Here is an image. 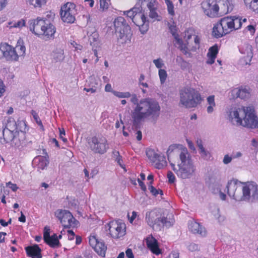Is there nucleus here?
Returning a JSON list of instances; mask_svg holds the SVG:
<instances>
[{"mask_svg":"<svg viewBox=\"0 0 258 258\" xmlns=\"http://www.w3.org/2000/svg\"><path fill=\"white\" fill-rule=\"evenodd\" d=\"M153 63L157 68L160 69L164 65V63L163 62V60L160 58H158L157 59H154Z\"/></svg>","mask_w":258,"mask_h":258,"instance_id":"52","label":"nucleus"},{"mask_svg":"<svg viewBox=\"0 0 258 258\" xmlns=\"http://www.w3.org/2000/svg\"><path fill=\"white\" fill-rule=\"evenodd\" d=\"M132 21L139 27L142 34H144L147 32L149 28L148 22L147 21V17L141 12V11L138 14H135Z\"/></svg>","mask_w":258,"mask_h":258,"instance_id":"16","label":"nucleus"},{"mask_svg":"<svg viewBox=\"0 0 258 258\" xmlns=\"http://www.w3.org/2000/svg\"><path fill=\"white\" fill-rule=\"evenodd\" d=\"M155 0H150V2L147 4V6L150 11L149 16L150 18L154 19L155 20L160 21L161 17L157 13V9L155 6Z\"/></svg>","mask_w":258,"mask_h":258,"instance_id":"25","label":"nucleus"},{"mask_svg":"<svg viewBox=\"0 0 258 258\" xmlns=\"http://www.w3.org/2000/svg\"><path fill=\"white\" fill-rule=\"evenodd\" d=\"M16 124L15 120L13 119L10 118L8 120V123L5 127L3 129L2 133L4 139L7 143H11L16 135V131L14 132L16 128Z\"/></svg>","mask_w":258,"mask_h":258,"instance_id":"15","label":"nucleus"},{"mask_svg":"<svg viewBox=\"0 0 258 258\" xmlns=\"http://www.w3.org/2000/svg\"><path fill=\"white\" fill-rule=\"evenodd\" d=\"M232 94L233 97L240 98L242 99L248 98L250 96L249 89L247 88H235L232 91Z\"/></svg>","mask_w":258,"mask_h":258,"instance_id":"26","label":"nucleus"},{"mask_svg":"<svg viewBox=\"0 0 258 258\" xmlns=\"http://www.w3.org/2000/svg\"><path fill=\"white\" fill-rule=\"evenodd\" d=\"M179 97V104L188 108L196 107L202 100L199 92L190 87H185L181 89Z\"/></svg>","mask_w":258,"mask_h":258,"instance_id":"4","label":"nucleus"},{"mask_svg":"<svg viewBox=\"0 0 258 258\" xmlns=\"http://www.w3.org/2000/svg\"><path fill=\"white\" fill-rule=\"evenodd\" d=\"M5 58L8 61H17L18 55L17 50L7 43L0 44V58Z\"/></svg>","mask_w":258,"mask_h":258,"instance_id":"10","label":"nucleus"},{"mask_svg":"<svg viewBox=\"0 0 258 258\" xmlns=\"http://www.w3.org/2000/svg\"><path fill=\"white\" fill-rule=\"evenodd\" d=\"M240 51L241 53L246 54L245 56L243 57V58L246 61V64L248 63V62H250L251 60V58L253 56L252 49V46L249 45H247L245 46V48L240 49Z\"/></svg>","mask_w":258,"mask_h":258,"instance_id":"33","label":"nucleus"},{"mask_svg":"<svg viewBox=\"0 0 258 258\" xmlns=\"http://www.w3.org/2000/svg\"><path fill=\"white\" fill-rule=\"evenodd\" d=\"M228 117L233 124L249 128H258V118L252 107L232 108L229 110Z\"/></svg>","mask_w":258,"mask_h":258,"instance_id":"2","label":"nucleus"},{"mask_svg":"<svg viewBox=\"0 0 258 258\" xmlns=\"http://www.w3.org/2000/svg\"><path fill=\"white\" fill-rule=\"evenodd\" d=\"M148 189L150 192L152 194H159V190H157L154 186L152 185V184H148Z\"/></svg>","mask_w":258,"mask_h":258,"instance_id":"63","label":"nucleus"},{"mask_svg":"<svg viewBox=\"0 0 258 258\" xmlns=\"http://www.w3.org/2000/svg\"><path fill=\"white\" fill-rule=\"evenodd\" d=\"M242 194H256L258 185L253 181L242 182Z\"/></svg>","mask_w":258,"mask_h":258,"instance_id":"23","label":"nucleus"},{"mask_svg":"<svg viewBox=\"0 0 258 258\" xmlns=\"http://www.w3.org/2000/svg\"><path fill=\"white\" fill-rule=\"evenodd\" d=\"M145 241L147 248L153 253L159 255L161 253L162 250L159 248L158 240L152 234L149 235L145 238Z\"/></svg>","mask_w":258,"mask_h":258,"instance_id":"18","label":"nucleus"},{"mask_svg":"<svg viewBox=\"0 0 258 258\" xmlns=\"http://www.w3.org/2000/svg\"><path fill=\"white\" fill-rule=\"evenodd\" d=\"M219 7L220 16L227 14L232 11L234 4L232 0H216Z\"/></svg>","mask_w":258,"mask_h":258,"instance_id":"19","label":"nucleus"},{"mask_svg":"<svg viewBox=\"0 0 258 258\" xmlns=\"http://www.w3.org/2000/svg\"><path fill=\"white\" fill-rule=\"evenodd\" d=\"M75 5L67 3L61 8L60 16L62 20L67 23H73L75 21Z\"/></svg>","mask_w":258,"mask_h":258,"instance_id":"11","label":"nucleus"},{"mask_svg":"<svg viewBox=\"0 0 258 258\" xmlns=\"http://www.w3.org/2000/svg\"><path fill=\"white\" fill-rule=\"evenodd\" d=\"M12 25L11 26V27L14 28H21L25 25V22L24 20L21 19V20L18 21L17 22H15L14 23H11Z\"/></svg>","mask_w":258,"mask_h":258,"instance_id":"51","label":"nucleus"},{"mask_svg":"<svg viewBox=\"0 0 258 258\" xmlns=\"http://www.w3.org/2000/svg\"><path fill=\"white\" fill-rule=\"evenodd\" d=\"M207 102H208V104H209V106L207 107V112L209 113H211L214 110L213 107L216 106V103L215 102V96H214V95L209 96L207 98Z\"/></svg>","mask_w":258,"mask_h":258,"instance_id":"37","label":"nucleus"},{"mask_svg":"<svg viewBox=\"0 0 258 258\" xmlns=\"http://www.w3.org/2000/svg\"><path fill=\"white\" fill-rule=\"evenodd\" d=\"M201 5L204 13L209 17L213 18L220 17L216 0H207L202 2Z\"/></svg>","mask_w":258,"mask_h":258,"instance_id":"12","label":"nucleus"},{"mask_svg":"<svg viewBox=\"0 0 258 258\" xmlns=\"http://www.w3.org/2000/svg\"><path fill=\"white\" fill-rule=\"evenodd\" d=\"M159 76L161 84H164L165 82L167 77L166 71L164 69H160L159 70Z\"/></svg>","mask_w":258,"mask_h":258,"instance_id":"46","label":"nucleus"},{"mask_svg":"<svg viewBox=\"0 0 258 258\" xmlns=\"http://www.w3.org/2000/svg\"><path fill=\"white\" fill-rule=\"evenodd\" d=\"M188 228L194 233L204 235L206 233L205 229L199 223L195 221H191L188 224Z\"/></svg>","mask_w":258,"mask_h":258,"instance_id":"29","label":"nucleus"},{"mask_svg":"<svg viewBox=\"0 0 258 258\" xmlns=\"http://www.w3.org/2000/svg\"><path fill=\"white\" fill-rule=\"evenodd\" d=\"M232 22L234 23V30L239 29L242 26V18L240 16H231Z\"/></svg>","mask_w":258,"mask_h":258,"instance_id":"36","label":"nucleus"},{"mask_svg":"<svg viewBox=\"0 0 258 258\" xmlns=\"http://www.w3.org/2000/svg\"><path fill=\"white\" fill-rule=\"evenodd\" d=\"M115 32L118 39H122L124 42L129 40L132 36L131 29L122 17H118L114 21Z\"/></svg>","mask_w":258,"mask_h":258,"instance_id":"6","label":"nucleus"},{"mask_svg":"<svg viewBox=\"0 0 258 258\" xmlns=\"http://www.w3.org/2000/svg\"><path fill=\"white\" fill-rule=\"evenodd\" d=\"M145 221L152 228L155 227L170 226L171 223L165 217L164 211L161 209H154L146 213Z\"/></svg>","mask_w":258,"mask_h":258,"instance_id":"5","label":"nucleus"},{"mask_svg":"<svg viewBox=\"0 0 258 258\" xmlns=\"http://www.w3.org/2000/svg\"><path fill=\"white\" fill-rule=\"evenodd\" d=\"M4 187V191L5 192L6 191L9 192V190H7L8 188H11L13 192H16L17 189L18 188L16 184L12 183L11 182H9L6 183V187Z\"/></svg>","mask_w":258,"mask_h":258,"instance_id":"44","label":"nucleus"},{"mask_svg":"<svg viewBox=\"0 0 258 258\" xmlns=\"http://www.w3.org/2000/svg\"><path fill=\"white\" fill-rule=\"evenodd\" d=\"M105 229L109 231L110 236L114 239L123 236L126 232V226L124 223L116 220L109 222L105 225Z\"/></svg>","mask_w":258,"mask_h":258,"instance_id":"7","label":"nucleus"},{"mask_svg":"<svg viewBox=\"0 0 258 258\" xmlns=\"http://www.w3.org/2000/svg\"><path fill=\"white\" fill-rule=\"evenodd\" d=\"M232 158V157H230L228 155H225L224 157L223 162L225 164H228L231 162Z\"/></svg>","mask_w":258,"mask_h":258,"instance_id":"59","label":"nucleus"},{"mask_svg":"<svg viewBox=\"0 0 258 258\" xmlns=\"http://www.w3.org/2000/svg\"><path fill=\"white\" fill-rule=\"evenodd\" d=\"M90 86L93 85L95 86H97V89L100 88V85L98 83V80L95 77H91L90 78Z\"/></svg>","mask_w":258,"mask_h":258,"instance_id":"56","label":"nucleus"},{"mask_svg":"<svg viewBox=\"0 0 258 258\" xmlns=\"http://www.w3.org/2000/svg\"><path fill=\"white\" fill-rule=\"evenodd\" d=\"M137 213L135 211H133L132 213V216L130 217L129 214H128L127 216L128 218L129 221L131 223L133 224L134 221L137 217Z\"/></svg>","mask_w":258,"mask_h":258,"instance_id":"58","label":"nucleus"},{"mask_svg":"<svg viewBox=\"0 0 258 258\" xmlns=\"http://www.w3.org/2000/svg\"><path fill=\"white\" fill-rule=\"evenodd\" d=\"M131 101L136 106H138V104L140 103V101H139V99L137 97V96L136 94H132L131 96Z\"/></svg>","mask_w":258,"mask_h":258,"instance_id":"54","label":"nucleus"},{"mask_svg":"<svg viewBox=\"0 0 258 258\" xmlns=\"http://www.w3.org/2000/svg\"><path fill=\"white\" fill-rule=\"evenodd\" d=\"M125 254L127 258H134V255L133 254L132 249L131 248H127L126 250Z\"/></svg>","mask_w":258,"mask_h":258,"instance_id":"62","label":"nucleus"},{"mask_svg":"<svg viewBox=\"0 0 258 258\" xmlns=\"http://www.w3.org/2000/svg\"><path fill=\"white\" fill-rule=\"evenodd\" d=\"M88 144L90 149L96 154H103L108 148L107 140L103 137H93Z\"/></svg>","mask_w":258,"mask_h":258,"instance_id":"8","label":"nucleus"},{"mask_svg":"<svg viewBox=\"0 0 258 258\" xmlns=\"http://www.w3.org/2000/svg\"><path fill=\"white\" fill-rule=\"evenodd\" d=\"M160 106L157 101L150 98H143L138 106L132 111L131 116L133 125L137 127L145 118L150 117L156 121L160 115Z\"/></svg>","mask_w":258,"mask_h":258,"instance_id":"1","label":"nucleus"},{"mask_svg":"<svg viewBox=\"0 0 258 258\" xmlns=\"http://www.w3.org/2000/svg\"><path fill=\"white\" fill-rule=\"evenodd\" d=\"M29 28L30 31L35 35H40L43 33L46 22L43 19L38 17L36 19L29 21Z\"/></svg>","mask_w":258,"mask_h":258,"instance_id":"17","label":"nucleus"},{"mask_svg":"<svg viewBox=\"0 0 258 258\" xmlns=\"http://www.w3.org/2000/svg\"><path fill=\"white\" fill-rule=\"evenodd\" d=\"M200 150V154H201V156L203 158H209L210 157V154L208 151H207L204 147H203L199 149Z\"/></svg>","mask_w":258,"mask_h":258,"instance_id":"53","label":"nucleus"},{"mask_svg":"<svg viewBox=\"0 0 258 258\" xmlns=\"http://www.w3.org/2000/svg\"><path fill=\"white\" fill-rule=\"evenodd\" d=\"M51 57L55 62H60L64 58L63 49L61 47L55 48L51 53Z\"/></svg>","mask_w":258,"mask_h":258,"instance_id":"31","label":"nucleus"},{"mask_svg":"<svg viewBox=\"0 0 258 258\" xmlns=\"http://www.w3.org/2000/svg\"><path fill=\"white\" fill-rule=\"evenodd\" d=\"M24 142V134L21 132L20 133L16 131V135L11 142V146L16 148H20L22 146Z\"/></svg>","mask_w":258,"mask_h":258,"instance_id":"30","label":"nucleus"},{"mask_svg":"<svg viewBox=\"0 0 258 258\" xmlns=\"http://www.w3.org/2000/svg\"><path fill=\"white\" fill-rule=\"evenodd\" d=\"M15 50H17L18 56L23 55L25 53V47L24 45H17L15 48Z\"/></svg>","mask_w":258,"mask_h":258,"instance_id":"49","label":"nucleus"},{"mask_svg":"<svg viewBox=\"0 0 258 258\" xmlns=\"http://www.w3.org/2000/svg\"><path fill=\"white\" fill-rule=\"evenodd\" d=\"M91 87L90 88H85L84 90L86 92H91V93H95L97 91V86H95V85H92L90 86Z\"/></svg>","mask_w":258,"mask_h":258,"instance_id":"61","label":"nucleus"},{"mask_svg":"<svg viewBox=\"0 0 258 258\" xmlns=\"http://www.w3.org/2000/svg\"><path fill=\"white\" fill-rule=\"evenodd\" d=\"M31 113L32 115V116H33L34 120L36 122V123L38 124V125L40 126L41 129L43 131L44 130V126L42 124L41 119H40V118H39V116L38 115L37 113H36V112L35 111L32 110H31Z\"/></svg>","mask_w":258,"mask_h":258,"instance_id":"42","label":"nucleus"},{"mask_svg":"<svg viewBox=\"0 0 258 258\" xmlns=\"http://www.w3.org/2000/svg\"><path fill=\"white\" fill-rule=\"evenodd\" d=\"M220 21L223 24L222 26L224 27L226 33L228 34L234 31V23L232 22L231 16L224 17Z\"/></svg>","mask_w":258,"mask_h":258,"instance_id":"28","label":"nucleus"},{"mask_svg":"<svg viewBox=\"0 0 258 258\" xmlns=\"http://www.w3.org/2000/svg\"><path fill=\"white\" fill-rule=\"evenodd\" d=\"M45 154V156L36 157L33 161V164L37 167L39 171L45 169L49 164L48 156L46 153Z\"/></svg>","mask_w":258,"mask_h":258,"instance_id":"22","label":"nucleus"},{"mask_svg":"<svg viewBox=\"0 0 258 258\" xmlns=\"http://www.w3.org/2000/svg\"><path fill=\"white\" fill-rule=\"evenodd\" d=\"M167 258H179V253L176 251L171 252Z\"/></svg>","mask_w":258,"mask_h":258,"instance_id":"64","label":"nucleus"},{"mask_svg":"<svg viewBox=\"0 0 258 258\" xmlns=\"http://www.w3.org/2000/svg\"><path fill=\"white\" fill-rule=\"evenodd\" d=\"M110 5V0H100V8L103 11L107 10Z\"/></svg>","mask_w":258,"mask_h":258,"instance_id":"50","label":"nucleus"},{"mask_svg":"<svg viewBox=\"0 0 258 258\" xmlns=\"http://www.w3.org/2000/svg\"><path fill=\"white\" fill-rule=\"evenodd\" d=\"M246 6L249 7V9H251L253 6H254L258 2V0H244Z\"/></svg>","mask_w":258,"mask_h":258,"instance_id":"55","label":"nucleus"},{"mask_svg":"<svg viewBox=\"0 0 258 258\" xmlns=\"http://www.w3.org/2000/svg\"><path fill=\"white\" fill-rule=\"evenodd\" d=\"M146 155L148 159L154 164L156 168L160 169L166 166L167 163L164 155L157 153L151 149L147 150Z\"/></svg>","mask_w":258,"mask_h":258,"instance_id":"13","label":"nucleus"},{"mask_svg":"<svg viewBox=\"0 0 258 258\" xmlns=\"http://www.w3.org/2000/svg\"><path fill=\"white\" fill-rule=\"evenodd\" d=\"M222 25L223 24L221 23L220 20L214 25L212 31V35L213 37L218 38L227 34L226 33L224 27H223Z\"/></svg>","mask_w":258,"mask_h":258,"instance_id":"27","label":"nucleus"},{"mask_svg":"<svg viewBox=\"0 0 258 258\" xmlns=\"http://www.w3.org/2000/svg\"><path fill=\"white\" fill-rule=\"evenodd\" d=\"M56 32L55 27L51 24H46L45 28L43 29V33L41 35H43L48 38H53L54 34Z\"/></svg>","mask_w":258,"mask_h":258,"instance_id":"32","label":"nucleus"},{"mask_svg":"<svg viewBox=\"0 0 258 258\" xmlns=\"http://www.w3.org/2000/svg\"><path fill=\"white\" fill-rule=\"evenodd\" d=\"M140 11V8H133L131 10L126 11V14L127 16L130 18L132 20L133 19L134 16H135V14H138V13Z\"/></svg>","mask_w":258,"mask_h":258,"instance_id":"45","label":"nucleus"},{"mask_svg":"<svg viewBox=\"0 0 258 258\" xmlns=\"http://www.w3.org/2000/svg\"><path fill=\"white\" fill-rule=\"evenodd\" d=\"M208 178L210 183H217L220 181V176L217 172H211L208 174Z\"/></svg>","mask_w":258,"mask_h":258,"instance_id":"38","label":"nucleus"},{"mask_svg":"<svg viewBox=\"0 0 258 258\" xmlns=\"http://www.w3.org/2000/svg\"><path fill=\"white\" fill-rule=\"evenodd\" d=\"M89 243L94 250L102 257H105L107 246L102 241L99 239L94 235H91L89 237Z\"/></svg>","mask_w":258,"mask_h":258,"instance_id":"14","label":"nucleus"},{"mask_svg":"<svg viewBox=\"0 0 258 258\" xmlns=\"http://www.w3.org/2000/svg\"><path fill=\"white\" fill-rule=\"evenodd\" d=\"M179 161L177 166L172 163L170 165L178 177L182 179H188L195 175L196 167L190 154L186 148L179 153Z\"/></svg>","mask_w":258,"mask_h":258,"instance_id":"3","label":"nucleus"},{"mask_svg":"<svg viewBox=\"0 0 258 258\" xmlns=\"http://www.w3.org/2000/svg\"><path fill=\"white\" fill-rule=\"evenodd\" d=\"M194 30L192 28H189L186 30L184 32V38L186 41H187L189 40L192 35H194ZM187 44H188V42H187Z\"/></svg>","mask_w":258,"mask_h":258,"instance_id":"47","label":"nucleus"},{"mask_svg":"<svg viewBox=\"0 0 258 258\" xmlns=\"http://www.w3.org/2000/svg\"><path fill=\"white\" fill-rule=\"evenodd\" d=\"M173 36L175 40V45H177L178 48L179 49L182 53L187 57H191V53L189 51L187 47V44H184L183 41L179 37L177 33H173Z\"/></svg>","mask_w":258,"mask_h":258,"instance_id":"24","label":"nucleus"},{"mask_svg":"<svg viewBox=\"0 0 258 258\" xmlns=\"http://www.w3.org/2000/svg\"><path fill=\"white\" fill-rule=\"evenodd\" d=\"M241 190H242V182L233 178L228 181L224 191H226L227 194H235L240 192Z\"/></svg>","mask_w":258,"mask_h":258,"instance_id":"20","label":"nucleus"},{"mask_svg":"<svg viewBox=\"0 0 258 258\" xmlns=\"http://www.w3.org/2000/svg\"><path fill=\"white\" fill-rule=\"evenodd\" d=\"M27 256L31 258H42V250L37 244L28 246L25 248Z\"/></svg>","mask_w":258,"mask_h":258,"instance_id":"21","label":"nucleus"},{"mask_svg":"<svg viewBox=\"0 0 258 258\" xmlns=\"http://www.w3.org/2000/svg\"><path fill=\"white\" fill-rule=\"evenodd\" d=\"M218 52V46L217 45H215L209 48L208 56H210L212 57H216Z\"/></svg>","mask_w":258,"mask_h":258,"instance_id":"43","label":"nucleus"},{"mask_svg":"<svg viewBox=\"0 0 258 258\" xmlns=\"http://www.w3.org/2000/svg\"><path fill=\"white\" fill-rule=\"evenodd\" d=\"M55 216L60 220L63 227L66 228L75 227L78 222L72 213L67 210L58 209L55 211Z\"/></svg>","mask_w":258,"mask_h":258,"instance_id":"9","label":"nucleus"},{"mask_svg":"<svg viewBox=\"0 0 258 258\" xmlns=\"http://www.w3.org/2000/svg\"><path fill=\"white\" fill-rule=\"evenodd\" d=\"M167 177L169 182L173 183L174 182L175 178L172 172L169 171L168 172Z\"/></svg>","mask_w":258,"mask_h":258,"instance_id":"60","label":"nucleus"},{"mask_svg":"<svg viewBox=\"0 0 258 258\" xmlns=\"http://www.w3.org/2000/svg\"><path fill=\"white\" fill-rule=\"evenodd\" d=\"M194 41L196 44V46H194L192 49L191 50L195 51L197 48H199V44H200V38L198 36L195 35V38H194Z\"/></svg>","mask_w":258,"mask_h":258,"instance_id":"57","label":"nucleus"},{"mask_svg":"<svg viewBox=\"0 0 258 258\" xmlns=\"http://www.w3.org/2000/svg\"><path fill=\"white\" fill-rule=\"evenodd\" d=\"M99 35L97 32H93L89 36V41L91 45L97 47L99 44Z\"/></svg>","mask_w":258,"mask_h":258,"instance_id":"35","label":"nucleus"},{"mask_svg":"<svg viewBox=\"0 0 258 258\" xmlns=\"http://www.w3.org/2000/svg\"><path fill=\"white\" fill-rule=\"evenodd\" d=\"M167 7L168 14L172 16L175 15L174 11V6L172 2L170 0H164Z\"/></svg>","mask_w":258,"mask_h":258,"instance_id":"41","label":"nucleus"},{"mask_svg":"<svg viewBox=\"0 0 258 258\" xmlns=\"http://www.w3.org/2000/svg\"><path fill=\"white\" fill-rule=\"evenodd\" d=\"M176 61L180 65L182 69H184L188 67V63L180 56L176 57Z\"/></svg>","mask_w":258,"mask_h":258,"instance_id":"48","label":"nucleus"},{"mask_svg":"<svg viewBox=\"0 0 258 258\" xmlns=\"http://www.w3.org/2000/svg\"><path fill=\"white\" fill-rule=\"evenodd\" d=\"M112 155L115 161L118 163V164L122 168H123V166L122 164V157L120 155L119 153L117 151L114 150L112 151Z\"/></svg>","mask_w":258,"mask_h":258,"instance_id":"40","label":"nucleus"},{"mask_svg":"<svg viewBox=\"0 0 258 258\" xmlns=\"http://www.w3.org/2000/svg\"><path fill=\"white\" fill-rule=\"evenodd\" d=\"M44 241L51 247H55L58 246L59 244L56 234H54L52 236L45 237Z\"/></svg>","mask_w":258,"mask_h":258,"instance_id":"34","label":"nucleus"},{"mask_svg":"<svg viewBox=\"0 0 258 258\" xmlns=\"http://www.w3.org/2000/svg\"><path fill=\"white\" fill-rule=\"evenodd\" d=\"M27 2L35 8H40L42 5L45 4L46 0H27Z\"/></svg>","mask_w":258,"mask_h":258,"instance_id":"39","label":"nucleus"}]
</instances>
